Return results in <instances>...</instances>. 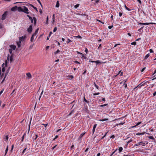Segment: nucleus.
<instances>
[{
    "mask_svg": "<svg viewBox=\"0 0 156 156\" xmlns=\"http://www.w3.org/2000/svg\"><path fill=\"white\" fill-rule=\"evenodd\" d=\"M9 60H10V62H11L13 60L12 55L10 57V58H9Z\"/></svg>",
    "mask_w": 156,
    "mask_h": 156,
    "instance_id": "c85d7f7f",
    "label": "nucleus"
},
{
    "mask_svg": "<svg viewBox=\"0 0 156 156\" xmlns=\"http://www.w3.org/2000/svg\"><path fill=\"white\" fill-rule=\"evenodd\" d=\"M122 149H123V148L122 147H119V153L121 152L122 151Z\"/></svg>",
    "mask_w": 156,
    "mask_h": 156,
    "instance_id": "bb28decb",
    "label": "nucleus"
},
{
    "mask_svg": "<svg viewBox=\"0 0 156 156\" xmlns=\"http://www.w3.org/2000/svg\"><path fill=\"white\" fill-rule=\"evenodd\" d=\"M5 67H3L2 68V72L4 73L5 72Z\"/></svg>",
    "mask_w": 156,
    "mask_h": 156,
    "instance_id": "864d4df0",
    "label": "nucleus"
},
{
    "mask_svg": "<svg viewBox=\"0 0 156 156\" xmlns=\"http://www.w3.org/2000/svg\"><path fill=\"white\" fill-rule=\"evenodd\" d=\"M17 10L19 12H23V8H22L20 7H19L17 8Z\"/></svg>",
    "mask_w": 156,
    "mask_h": 156,
    "instance_id": "2eb2a0df",
    "label": "nucleus"
},
{
    "mask_svg": "<svg viewBox=\"0 0 156 156\" xmlns=\"http://www.w3.org/2000/svg\"><path fill=\"white\" fill-rule=\"evenodd\" d=\"M107 105H108L107 104H105L104 105H101L100 106L101 107H103L107 106Z\"/></svg>",
    "mask_w": 156,
    "mask_h": 156,
    "instance_id": "37998d69",
    "label": "nucleus"
},
{
    "mask_svg": "<svg viewBox=\"0 0 156 156\" xmlns=\"http://www.w3.org/2000/svg\"><path fill=\"white\" fill-rule=\"evenodd\" d=\"M59 52H60L59 50V49H58L56 51L54 52V54L55 55H56Z\"/></svg>",
    "mask_w": 156,
    "mask_h": 156,
    "instance_id": "7c9ffc66",
    "label": "nucleus"
},
{
    "mask_svg": "<svg viewBox=\"0 0 156 156\" xmlns=\"http://www.w3.org/2000/svg\"><path fill=\"white\" fill-rule=\"evenodd\" d=\"M138 144L139 145H140L141 144H143V146H144L145 145V143H143V142L141 141L138 143Z\"/></svg>",
    "mask_w": 156,
    "mask_h": 156,
    "instance_id": "dca6fc26",
    "label": "nucleus"
},
{
    "mask_svg": "<svg viewBox=\"0 0 156 156\" xmlns=\"http://www.w3.org/2000/svg\"><path fill=\"white\" fill-rule=\"evenodd\" d=\"M29 19L30 20L31 23H33V20H34V25H35L36 24L37 20H36V18L35 17H33V19H32V18L31 17V19Z\"/></svg>",
    "mask_w": 156,
    "mask_h": 156,
    "instance_id": "7ed1b4c3",
    "label": "nucleus"
},
{
    "mask_svg": "<svg viewBox=\"0 0 156 156\" xmlns=\"http://www.w3.org/2000/svg\"><path fill=\"white\" fill-rule=\"evenodd\" d=\"M79 5H80L79 4H77L76 5H75L74 6V8H77L79 6Z\"/></svg>",
    "mask_w": 156,
    "mask_h": 156,
    "instance_id": "2f4dec72",
    "label": "nucleus"
},
{
    "mask_svg": "<svg viewBox=\"0 0 156 156\" xmlns=\"http://www.w3.org/2000/svg\"><path fill=\"white\" fill-rule=\"evenodd\" d=\"M81 58H83L84 59H86L87 58V57L86 56H85L84 55H82V56Z\"/></svg>",
    "mask_w": 156,
    "mask_h": 156,
    "instance_id": "a18cd8bd",
    "label": "nucleus"
},
{
    "mask_svg": "<svg viewBox=\"0 0 156 156\" xmlns=\"http://www.w3.org/2000/svg\"><path fill=\"white\" fill-rule=\"evenodd\" d=\"M124 123L125 122H120L118 124H117V125L118 126V125H123Z\"/></svg>",
    "mask_w": 156,
    "mask_h": 156,
    "instance_id": "58836bf2",
    "label": "nucleus"
},
{
    "mask_svg": "<svg viewBox=\"0 0 156 156\" xmlns=\"http://www.w3.org/2000/svg\"><path fill=\"white\" fill-rule=\"evenodd\" d=\"M156 24V23H142V25H149V24Z\"/></svg>",
    "mask_w": 156,
    "mask_h": 156,
    "instance_id": "1a4fd4ad",
    "label": "nucleus"
},
{
    "mask_svg": "<svg viewBox=\"0 0 156 156\" xmlns=\"http://www.w3.org/2000/svg\"><path fill=\"white\" fill-rule=\"evenodd\" d=\"M125 7L126 9L128 10V11H130L131 10V9H129V8H128V7H127L126 6V5L125 4Z\"/></svg>",
    "mask_w": 156,
    "mask_h": 156,
    "instance_id": "cd10ccee",
    "label": "nucleus"
},
{
    "mask_svg": "<svg viewBox=\"0 0 156 156\" xmlns=\"http://www.w3.org/2000/svg\"><path fill=\"white\" fill-rule=\"evenodd\" d=\"M38 136L37 134H35V135L34 136L33 138V139L34 140H35L37 138Z\"/></svg>",
    "mask_w": 156,
    "mask_h": 156,
    "instance_id": "4be33fe9",
    "label": "nucleus"
},
{
    "mask_svg": "<svg viewBox=\"0 0 156 156\" xmlns=\"http://www.w3.org/2000/svg\"><path fill=\"white\" fill-rule=\"evenodd\" d=\"M26 36H22L21 37H20L19 38V41H21L23 39H24L26 38Z\"/></svg>",
    "mask_w": 156,
    "mask_h": 156,
    "instance_id": "9b49d317",
    "label": "nucleus"
},
{
    "mask_svg": "<svg viewBox=\"0 0 156 156\" xmlns=\"http://www.w3.org/2000/svg\"><path fill=\"white\" fill-rule=\"evenodd\" d=\"M150 56V55L149 54H147L145 56V59H147V58L149 57V56Z\"/></svg>",
    "mask_w": 156,
    "mask_h": 156,
    "instance_id": "f704fd0d",
    "label": "nucleus"
},
{
    "mask_svg": "<svg viewBox=\"0 0 156 156\" xmlns=\"http://www.w3.org/2000/svg\"><path fill=\"white\" fill-rule=\"evenodd\" d=\"M59 1H58L56 2V5H55V7H56L58 8L59 7Z\"/></svg>",
    "mask_w": 156,
    "mask_h": 156,
    "instance_id": "aec40b11",
    "label": "nucleus"
},
{
    "mask_svg": "<svg viewBox=\"0 0 156 156\" xmlns=\"http://www.w3.org/2000/svg\"><path fill=\"white\" fill-rule=\"evenodd\" d=\"M69 79H71L73 78V76L72 75H70L69 76Z\"/></svg>",
    "mask_w": 156,
    "mask_h": 156,
    "instance_id": "603ef678",
    "label": "nucleus"
},
{
    "mask_svg": "<svg viewBox=\"0 0 156 156\" xmlns=\"http://www.w3.org/2000/svg\"><path fill=\"white\" fill-rule=\"evenodd\" d=\"M99 94H100V93H94V94H93V95H98Z\"/></svg>",
    "mask_w": 156,
    "mask_h": 156,
    "instance_id": "4d7b16f0",
    "label": "nucleus"
},
{
    "mask_svg": "<svg viewBox=\"0 0 156 156\" xmlns=\"http://www.w3.org/2000/svg\"><path fill=\"white\" fill-rule=\"evenodd\" d=\"M149 51H150V53H152L153 52V51L152 49H150Z\"/></svg>",
    "mask_w": 156,
    "mask_h": 156,
    "instance_id": "69168bd1",
    "label": "nucleus"
},
{
    "mask_svg": "<svg viewBox=\"0 0 156 156\" xmlns=\"http://www.w3.org/2000/svg\"><path fill=\"white\" fill-rule=\"evenodd\" d=\"M58 137V135H56L55 136V137L53 139V140H55V139H56V138H57Z\"/></svg>",
    "mask_w": 156,
    "mask_h": 156,
    "instance_id": "bf43d9fd",
    "label": "nucleus"
},
{
    "mask_svg": "<svg viewBox=\"0 0 156 156\" xmlns=\"http://www.w3.org/2000/svg\"><path fill=\"white\" fill-rule=\"evenodd\" d=\"M57 30V27H55L53 30V32H56V31Z\"/></svg>",
    "mask_w": 156,
    "mask_h": 156,
    "instance_id": "4c0bfd02",
    "label": "nucleus"
},
{
    "mask_svg": "<svg viewBox=\"0 0 156 156\" xmlns=\"http://www.w3.org/2000/svg\"><path fill=\"white\" fill-rule=\"evenodd\" d=\"M144 83L142 84V83H140L139 84L138 86H137L136 87L134 88V89H135L136 88H140L142 86H144Z\"/></svg>",
    "mask_w": 156,
    "mask_h": 156,
    "instance_id": "39448f33",
    "label": "nucleus"
},
{
    "mask_svg": "<svg viewBox=\"0 0 156 156\" xmlns=\"http://www.w3.org/2000/svg\"><path fill=\"white\" fill-rule=\"evenodd\" d=\"M35 36V35H34L33 34H32V36L31 37V38H30V41L31 42H32L34 40V36Z\"/></svg>",
    "mask_w": 156,
    "mask_h": 156,
    "instance_id": "6ab92c4d",
    "label": "nucleus"
},
{
    "mask_svg": "<svg viewBox=\"0 0 156 156\" xmlns=\"http://www.w3.org/2000/svg\"><path fill=\"white\" fill-rule=\"evenodd\" d=\"M97 126V124H95L94 125V126H93V129L92 130V133H93V134H94V133L95 132V129L96 128Z\"/></svg>",
    "mask_w": 156,
    "mask_h": 156,
    "instance_id": "0eeeda50",
    "label": "nucleus"
},
{
    "mask_svg": "<svg viewBox=\"0 0 156 156\" xmlns=\"http://www.w3.org/2000/svg\"><path fill=\"white\" fill-rule=\"evenodd\" d=\"M119 16L121 17L122 16V13H121V12H119Z\"/></svg>",
    "mask_w": 156,
    "mask_h": 156,
    "instance_id": "338daca9",
    "label": "nucleus"
},
{
    "mask_svg": "<svg viewBox=\"0 0 156 156\" xmlns=\"http://www.w3.org/2000/svg\"><path fill=\"white\" fill-rule=\"evenodd\" d=\"M112 27H113V26L112 25L111 26H109L108 27V28L109 29H111Z\"/></svg>",
    "mask_w": 156,
    "mask_h": 156,
    "instance_id": "5fc2aeb1",
    "label": "nucleus"
},
{
    "mask_svg": "<svg viewBox=\"0 0 156 156\" xmlns=\"http://www.w3.org/2000/svg\"><path fill=\"white\" fill-rule=\"evenodd\" d=\"M17 8H18V7L16 6L12 8H11V10L13 11H16V10H17Z\"/></svg>",
    "mask_w": 156,
    "mask_h": 156,
    "instance_id": "9d476101",
    "label": "nucleus"
},
{
    "mask_svg": "<svg viewBox=\"0 0 156 156\" xmlns=\"http://www.w3.org/2000/svg\"><path fill=\"white\" fill-rule=\"evenodd\" d=\"M23 12L27 14H29V12H28V8L25 6H23Z\"/></svg>",
    "mask_w": 156,
    "mask_h": 156,
    "instance_id": "f257e3e1",
    "label": "nucleus"
},
{
    "mask_svg": "<svg viewBox=\"0 0 156 156\" xmlns=\"http://www.w3.org/2000/svg\"><path fill=\"white\" fill-rule=\"evenodd\" d=\"M36 0L38 1V2L41 5V6L42 7V5L41 4V3L40 0Z\"/></svg>",
    "mask_w": 156,
    "mask_h": 156,
    "instance_id": "49530a36",
    "label": "nucleus"
},
{
    "mask_svg": "<svg viewBox=\"0 0 156 156\" xmlns=\"http://www.w3.org/2000/svg\"><path fill=\"white\" fill-rule=\"evenodd\" d=\"M26 75L28 79H31L32 78V76L30 73H27Z\"/></svg>",
    "mask_w": 156,
    "mask_h": 156,
    "instance_id": "6e6552de",
    "label": "nucleus"
},
{
    "mask_svg": "<svg viewBox=\"0 0 156 156\" xmlns=\"http://www.w3.org/2000/svg\"><path fill=\"white\" fill-rule=\"evenodd\" d=\"M85 134V133H82L80 134V136H79V138H81Z\"/></svg>",
    "mask_w": 156,
    "mask_h": 156,
    "instance_id": "393cba45",
    "label": "nucleus"
},
{
    "mask_svg": "<svg viewBox=\"0 0 156 156\" xmlns=\"http://www.w3.org/2000/svg\"><path fill=\"white\" fill-rule=\"evenodd\" d=\"M95 63L97 64V65L98 64L102 63L99 60L95 61Z\"/></svg>",
    "mask_w": 156,
    "mask_h": 156,
    "instance_id": "c756f323",
    "label": "nucleus"
},
{
    "mask_svg": "<svg viewBox=\"0 0 156 156\" xmlns=\"http://www.w3.org/2000/svg\"><path fill=\"white\" fill-rule=\"evenodd\" d=\"M145 68H146L145 67L143 68L141 70V72H143L144 71V70L145 69Z\"/></svg>",
    "mask_w": 156,
    "mask_h": 156,
    "instance_id": "6e6d98bb",
    "label": "nucleus"
},
{
    "mask_svg": "<svg viewBox=\"0 0 156 156\" xmlns=\"http://www.w3.org/2000/svg\"><path fill=\"white\" fill-rule=\"evenodd\" d=\"M13 147H14V145H12V148H11V151H12Z\"/></svg>",
    "mask_w": 156,
    "mask_h": 156,
    "instance_id": "680f3d73",
    "label": "nucleus"
},
{
    "mask_svg": "<svg viewBox=\"0 0 156 156\" xmlns=\"http://www.w3.org/2000/svg\"><path fill=\"white\" fill-rule=\"evenodd\" d=\"M39 30V28H37L35 30V32L33 34L34 35H36L37 33L38 30Z\"/></svg>",
    "mask_w": 156,
    "mask_h": 156,
    "instance_id": "a211bd4d",
    "label": "nucleus"
},
{
    "mask_svg": "<svg viewBox=\"0 0 156 156\" xmlns=\"http://www.w3.org/2000/svg\"><path fill=\"white\" fill-rule=\"evenodd\" d=\"M139 3L140 5H141L142 4V2L141 1H140V0H136Z\"/></svg>",
    "mask_w": 156,
    "mask_h": 156,
    "instance_id": "09e8293b",
    "label": "nucleus"
},
{
    "mask_svg": "<svg viewBox=\"0 0 156 156\" xmlns=\"http://www.w3.org/2000/svg\"><path fill=\"white\" fill-rule=\"evenodd\" d=\"M7 12L6 11L4 12V13L3 15H2V20H4L5 19L6 16L7 14Z\"/></svg>",
    "mask_w": 156,
    "mask_h": 156,
    "instance_id": "f03ea898",
    "label": "nucleus"
},
{
    "mask_svg": "<svg viewBox=\"0 0 156 156\" xmlns=\"http://www.w3.org/2000/svg\"><path fill=\"white\" fill-rule=\"evenodd\" d=\"M136 42L134 41L131 43V44L133 45H135L136 44Z\"/></svg>",
    "mask_w": 156,
    "mask_h": 156,
    "instance_id": "e433bc0d",
    "label": "nucleus"
},
{
    "mask_svg": "<svg viewBox=\"0 0 156 156\" xmlns=\"http://www.w3.org/2000/svg\"><path fill=\"white\" fill-rule=\"evenodd\" d=\"M57 145H55L52 148V150L54 149L56 147Z\"/></svg>",
    "mask_w": 156,
    "mask_h": 156,
    "instance_id": "0e129e2a",
    "label": "nucleus"
},
{
    "mask_svg": "<svg viewBox=\"0 0 156 156\" xmlns=\"http://www.w3.org/2000/svg\"><path fill=\"white\" fill-rule=\"evenodd\" d=\"M141 122H138L137 123V124L135 126H132L131 127L132 128L135 127L136 126H138V125H140L141 123Z\"/></svg>",
    "mask_w": 156,
    "mask_h": 156,
    "instance_id": "f3484780",
    "label": "nucleus"
},
{
    "mask_svg": "<svg viewBox=\"0 0 156 156\" xmlns=\"http://www.w3.org/2000/svg\"><path fill=\"white\" fill-rule=\"evenodd\" d=\"M94 85L96 87L97 89H98V86L97 85V84L95 83V82H94Z\"/></svg>",
    "mask_w": 156,
    "mask_h": 156,
    "instance_id": "79ce46f5",
    "label": "nucleus"
},
{
    "mask_svg": "<svg viewBox=\"0 0 156 156\" xmlns=\"http://www.w3.org/2000/svg\"><path fill=\"white\" fill-rule=\"evenodd\" d=\"M9 51L10 53L11 54L12 52V48H10L9 49Z\"/></svg>",
    "mask_w": 156,
    "mask_h": 156,
    "instance_id": "c9c22d12",
    "label": "nucleus"
},
{
    "mask_svg": "<svg viewBox=\"0 0 156 156\" xmlns=\"http://www.w3.org/2000/svg\"><path fill=\"white\" fill-rule=\"evenodd\" d=\"M52 34V33L51 31H50L49 33V37H50L51 35Z\"/></svg>",
    "mask_w": 156,
    "mask_h": 156,
    "instance_id": "052dcab7",
    "label": "nucleus"
},
{
    "mask_svg": "<svg viewBox=\"0 0 156 156\" xmlns=\"http://www.w3.org/2000/svg\"><path fill=\"white\" fill-rule=\"evenodd\" d=\"M108 119L105 118V119H100L99 120V121H100L103 122V121H108Z\"/></svg>",
    "mask_w": 156,
    "mask_h": 156,
    "instance_id": "5701e85b",
    "label": "nucleus"
},
{
    "mask_svg": "<svg viewBox=\"0 0 156 156\" xmlns=\"http://www.w3.org/2000/svg\"><path fill=\"white\" fill-rule=\"evenodd\" d=\"M156 95V91L153 94V95L154 96Z\"/></svg>",
    "mask_w": 156,
    "mask_h": 156,
    "instance_id": "774afa93",
    "label": "nucleus"
},
{
    "mask_svg": "<svg viewBox=\"0 0 156 156\" xmlns=\"http://www.w3.org/2000/svg\"><path fill=\"white\" fill-rule=\"evenodd\" d=\"M21 41H19L18 42H17V46L18 48H20L21 46L20 44L21 43Z\"/></svg>",
    "mask_w": 156,
    "mask_h": 156,
    "instance_id": "412c9836",
    "label": "nucleus"
},
{
    "mask_svg": "<svg viewBox=\"0 0 156 156\" xmlns=\"http://www.w3.org/2000/svg\"><path fill=\"white\" fill-rule=\"evenodd\" d=\"M32 30V26L30 25L27 29V31L29 33H31Z\"/></svg>",
    "mask_w": 156,
    "mask_h": 156,
    "instance_id": "20e7f679",
    "label": "nucleus"
},
{
    "mask_svg": "<svg viewBox=\"0 0 156 156\" xmlns=\"http://www.w3.org/2000/svg\"><path fill=\"white\" fill-rule=\"evenodd\" d=\"M148 137L150 139H151L152 140H154V138L152 136H150Z\"/></svg>",
    "mask_w": 156,
    "mask_h": 156,
    "instance_id": "72a5a7b5",
    "label": "nucleus"
},
{
    "mask_svg": "<svg viewBox=\"0 0 156 156\" xmlns=\"http://www.w3.org/2000/svg\"><path fill=\"white\" fill-rule=\"evenodd\" d=\"M117 151V149H116L113 152H112V154H111V155L110 156H112L113 155V154L115 153Z\"/></svg>",
    "mask_w": 156,
    "mask_h": 156,
    "instance_id": "c03bdc74",
    "label": "nucleus"
},
{
    "mask_svg": "<svg viewBox=\"0 0 156 156\" xmlns=\"http://www.w3.org/2000/svg\"><path fill=\"white\" fill-rule=\"evenodd\" d=\"M10 68V67H9V68L7 69V70H6V72L5 73V77H6V76L8 74Z\"/></svg>",
    "mask_w": 156,
    "mask_h": 156,
    "instance_id": "f8f14e48",
    "label": "nucleus"
},
{
    "mask_svg": "<svg viewBox=\"0 0 156 156\" xmlns=\"http://www.w3.org/2000/svg\"><path fill=\"white\" fill-rule=\"evenodd\" d=\"M5 76L4 77V78L3 80H2V81L1 82V83H3V82L5 80Z\"/></svg>",
    "mask_w": 156,
    "mask_h": 156,
    "instance_id": "e2e57ef3",
    "label": "nucleus"
},
{
    "mask_svg": "<svg viewBox=\"0 0 156 156\" xmlns=\"http://www.w3.org/2000/svg\"><path fill=\"white\" fill-rule=\"evenodd\" d=\"M115 137V136L114 135H112L111 137L110 138L112 139H114Z\"/></svg>",
    "mask_w": 156,
    "mask_h": 156,
    "instance_id": "3c124183",
    "label": "nucleus"
},
{
    "mask_svg": "<svg viewBox=\"0 0 156 156\" xmlns=\"http://www.w3.org/2000/svg\"><path fill=\"white\" fill-rule=\"evenodd\" d=\"M9 54H8L7 57V60L5 61V66L6 67L7 66L8 61L9 60Z\"/></svg>",
    "mask_w": 156,
    "mask_h": 156,
    "instance_id": "423d86ee",
    "label": "nucleus"
},
{
    "mask_svg": "<svg viewBox=\"0 0 156 156\" xmlns=\"http://www.w3.org/2000/svg\"><path fill=\"white\" fill-rule=\"evenodd\" d=\"M8 151V146H7V147L6 148V149L5 151V155L7 154V153Z\"/></svg>",
    "mask_w": 156,
    "mask_h": 156,
    "instance_id": "b1692460",
    "label": "nucleus"
},
{
    "mask_svg": "<svg viewBox=\"0 0 156 156\" xmlns=\"http://www.w3.org/2000/svg\"><path fill=\"white\" fill-rule=\"evenodd\" d=\"M74 62L76 63V64H80V63L77 61H75Z\"/></svg>",
    "mask_w": 156,
    "mask_h": 156,
    "instance_id": "13d9d810",
    "label": "nucleus"
},
{
    "mask_svg": "<svg viewBox=\"0 0 156 156\" xmlns=\"http://www.w3.org/2000/svg\"><path fill=\"white\" fill-rule=\"evenodd\" d=\"M85 51L87 54L88 53V50L87 48H85Z\"/></svg>",
    "mask_w": 156,
    "mask_h": 156,
    "instance_id": "de8ad7c7",
    "label": "nucleus"
},
{
    "mask_svg": "<svg viewBox=\"0 0 156 156\" xmlns=\"http://www.w3.org/2000/svg\"><path fill=\"white\" fill-rule=\"evenodd\" d=\"M9 47H10L11 48L13 49L14 50L16 48V46L14 45H10Z\"/></svg>",
    "mask_w": 156,
    "mask_h": 156,
    "instance_id": "ddd939ff",
    "label": "nucleus"
},
{
    "mask_svg": "<svg viewBox=\"0 0 156 156\" xmlns=\"http://www.w3.org/2000/svg\"><path fill=\"white\" fill-rule=\"evenodd\" d=\"M145 133L147 134L148 135L149 134L148 133H146L145 132H144L142 133H136V135H144V134H145Z\"/></svg>",
    "mask_w": 156,
    "mask_h": 156,
    "instance_id": "4468645a",
    "label": "nucleus"
},
{
    "mask_svg": "<svg viewBox=\"0 0 156 156\" xmlns=\"http://www.w3.org/2000/svg\"><path fill=\"white\" fill-rule=\"evenodd\" d=\"M8 138H9V137L8 136V135H6L5 137V140H8Z\"/></svg>",
    "mask_w": 156,
    "mask_h": 156,
    "instance_id": "473e14b6",
    "label": "nucleus"
},
{
    "mask_svg": "<svg viewBox=\"0 0 156 156\" xmlns=\"http://www.w3.org/2000/svg\"><path fill=\"white\" fill-rule=\"evenodd\" d=\"M84 101H85L86 103H89V101H87L85 98V97L84 98Z\"/></svg>",
    "mask_w": 156,
    "mask_h": 156,
    "instance_id": "a19ab883",
    "label": "nucleus"
},
{
    "mask_svg": "<svg viewBox=\"0 0 156 156\" xmlns=\"http://www.w3.org/2000/svg\"><path fill=\"white\" fill-rule=\"evenodd\" d=\"M79 15H81L82 16L84 15V16H87V15L85 13L83 14V13H82V14H79Z\"/></svg>",
    "mask_w": 156,
    "mask_h": 156,
    "instance_id": "ea45409f",
    "label": "nucleus"
},
{
    "mask_svg": "<svg viewBox=\"0 0 156 156\" xmlns=\"http://www.w3.org/2000/svg\"><path fill=\"white\" fill-rule=\"evenodd\" d=\"M26 135V133H24L23 134V136L22 137V139L21 140V142H23V140L24 137Z\"/></svg>",
    "mask_w": 156,
    "mask_h": 156,
    "instance_id": "a878e982",
    "label": "nucleus"
},
{
    "mask_svg": "<svg viewBox=\"0 0 156 156\" xmlns=\"http://www.w3.org/2000/svg\"><path fill=\"white\" fill-rule=\"evenodd\" d=\"M46 20H46V23L47 24H48V16H47Z\"/></svg>",
    "mask_w": 156,
    "mask_h": 156,
    "instance_id": "8fccbe9b",
    "label": "nucleus"
}]
</instances>
